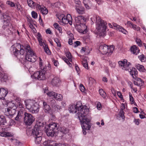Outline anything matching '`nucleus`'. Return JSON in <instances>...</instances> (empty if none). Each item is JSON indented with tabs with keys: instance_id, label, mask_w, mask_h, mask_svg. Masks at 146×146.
<instances>
[{
	"instance_id": "obj_48",
	"label": "nucleus",
	"mask_w": 146,
	"mask_h": 146,
	"mask_svg": "<svg viewBox=\"0 0 146 146\" xmlns=\"http://www.w3.org/2000/svg\"><path fill=\"white\" fill-rule=\"evenodd\" d=\"M38 41L40 45L41 46H42L43 47H44L45 46V45H46L43 40H40V41L39 40Z\"/></svg>"
},
{
	"instance_id": "obj_7",
	"label": "nucleus",
	"mask_w": 146,
	"mask_h": 146,
	"mask_svg": "<svg viewBox=\"0 0 146 146\" xmlns=\"http://www.w3.org/2000/svg\"><path fill=\"white\" fill-rule=\"evenodd\" d=\"M87 115L82 116H79L78 118L81 123V126L82 129L89 130L90 127V120L87 117Z\"/></svg>"
},
{
	"instance_id": "obj_6",
	"label": "nucleus",
	"mask_w": 146,
	"mask_h": 146,
	"mask_svg": "<svg viewBox=\"0 0 146 146\" xmlns=\"http://www.w3.org/2000/svg\"><path fill=\"white\" fill-rule=\"evenodd\" d=\"M114 49V46H108L106 45H101L99 47V51L104 54L107 56L110 55L113 52Z\"/></svg>"
},
{
	"instance_id": "obj_57",
	"label": "nucleus",
	"mask_w": 146,
	"mask_h": 146,
	"mask_svg": "<svg viewBox=\"0 0 146 146\" xmlns=\"http://www.w3.org/2000/svg\"><path fill=\"white\" fill-rule=\"evenodd\" d=\"M80 42L79 41H76L74 43V47H76L80 44Z\"/></svg>"
},
{
	"instance_id": "obj_34",
	"label": "nucleus",
	"mask_w": 146,
	"mask_h": 146,
	"mask_svg": "<svg viewBox=\"0 0 146 146\" xmlns=\"http://www.w3.org/2000/svg\"><path fill=\"white\" fill-rule=\"evenodd\" d=\"M54 98L57 100L60 101L62 100V96L61 94L56 93Z\"/></svg>"
},
{
	"instance_id": "obj_47",
	"label": "nucleus",
	"mask_w": 146,
	"mask_h": 146,
	"mask_svg": "<svg viewBox=\"0 0 146 146\" xmlns=\"http://www.w3.org/2000/svg\"><path fill=\"white\" fill-rule=\"evenodd\" d=\"M53 108L55 110L57 111H59L61 109V107L58 105H56L54 106Z\"/></svg>"
},
{
	"instance_id": "obj_13",
	"label": "nucleus",
	"mask_w": 146,
	"mask_h": 146,
	"mask_svg": "<svg viewBox=\"0 0 146 146\" xmlns=\"http://www.w3.org/2000/svg\"><path fill=\"white\" fill-rule=\"evenodd\" d=\"M72 19L70 14L67 15L66 16L64 15L63 17H62L61 23L62 24H61L64 25L69 23L70 25H71L72 24Z\"/></svg>"
},
{
	"instance_id": "obj_44",
	"label": "nucleus",
	"mask_w": 146,
	"mask_h": 146,
	"mask_svg": "<svg viewBox=\"0 0 146 146\" xmlns=\"http://www.w3.org/2000/svg\"><path fill=\"white\" fill-rule=\"evenodd\" d=\"M124 112L122 110H121L119 112V115L120 117L122 118L123 119H124L125 118L124 116Z\"/></svg>"
},
{
	"instance_id": "obj_24",
	"label": "nucleus",
	"mask_w": 146,
	"mask_h": 146,
	"mask_svg": "<svg viewBox=\"0 0 146 146\" xmlns=\"http://www.w3.org/2000/svg\"><path fill=\"white\" fill-rule=\"evenodd\" d=\"M88 57H84L82 58V64L83 66L86 69H88V63L87 62V60Z\"/></svg>"
},
{
	"instance_id": "obj_9",
	"label": "nucleus",
	"mask_w": 146,
	"mask_h": 146,
	"mask_svg": "<svg viewBox=\"0 0 146 146\" xmlns=\"http://www.w3.org/2000/svg\"><path fill=\"white\" fill-rule=\"evenodd\" d=\"M34 130L35 132V141L36 143L38 144L40 143L42 139V133L40 128L38 125H36L34 127Z\"/></svg>"
},
{
	"instance_id": "obj_15",
	"label": "nucleus",
	"mask_w": 146,
	"mask_h": 146,
	"mask_svg": "<svg viewBox=\"0 0 146 146\" xmlns=\"http://www.w3.org/2000/svg\"><path fill=\"white\" fill-rule=\"evenodd\" d=\"M27 2L29 6L32 8H36V9H43L39 5L36 4L32 0H27Z\"/></svg>"
},
{
	"instance_id": "obj_23",
	"label": "nucleus",
	"mask_w": 146,
	"mask_h": 146,
	"mask_svg": "<svg viewBox=\"0 0 146 146\" xmlns=\"http://www.w3.org/2000/svg\"><path fill=\"white\" fill-rule=\"evenodd\" d=\"M131 51L133 53L137 55L139 54V52L140 50L135 45H133L132 46L131 48Z\"/></svg>"
},
{
	"instance_id": "obj_53",
	"label": "nucleus",
	"mask_w": 146,
	"mask_h": 146,
	"mask_svg": "<svg viewBox=\"0 0 146 146\" xmlns=\"http://www.w3.org/2000/svg\"><path fill=\"white\" fill-rule=\"evenodd\" d=\"M77 13L79 14H83L85 13L84 10H76Z\"/></svg>"
},
{
	"instance_id": "obj_45",
	"label": "nucleus",
	"mask_w": 146,
	"mask_h": 146,
	"mask_svg": "<svg viewBox=\"0 0 146 146\" xmlns=\"http://www.w3.org/2000/svg\"><path fill=\"white\" fill-rule=\"evenodd\" d=\"M136 42L139 46H142V42L140 39L137 38L136 40Z\"/></svg>"
},
{
	"instance_id": "obj_55",
	"label": "nucleus",
	"mask_w": 146,
	"mask_h": 146,
	"mask_svg": "<svg viewBox=\"0 0 146 146\" xmlns=\"http://www.w3.org/2000/svg\"><path fill=\"white\" fill-rule=\"evenodd\" d=\"M18 107L19 108L21 109L24 108H23V105L20 102H18Z\"/></svg>"
},
{
	"instance_id": "obj_54",
	"label": "nucleus",
	"mask_w": 146,
	"mask_h": 146,
	"mask_svg": "<svg viewBox=\"0 0 146 146\" xmlns=\"http://www.w3.org/2000/svg\"><path fill=\"white\" fill-rule=\"evenodd\" d=\"M95 80L92 78H89V84H93V83H95Z\"/></svg>"
},
{
	"instance_id": "obj_62",
	"label": "nucleus",
	"mask_w": 146,
	"mask_h": 146,
	"mask_svg": "<svg viewBox=\"0 0 146 146\" xmlns=\"http://www.w3.org/2000/svg\"><path fill=\"white\" fill-rule=\"evenodd\" d=\"M111 92L114 96H116V92L115 90L113 88L111 89Z\"/></svg>"
},
{
	"instance_id": "obj_5",
	"label": "nucleus",
	"mask_w": 146,
	"mask_h": 146,
	"mask_svg": "<svg viewBox=\"0 0 146 146\" xmlns=\"http://www.w3.org/2000/svg\"><path fill=\"white\" fill-rule=\"evenodd\" d=\"M75 106L76 108L77 109L78 111L77 114L78 118L79 116H82L85 115H87L88 113L89 109L87 108L86 106H82L81 103L80 101L77 102Z\"/></svg>"
},
{
	"instance_id": "obj_56",
	"label": "nucleus",
	"mask_w": 146,
	"mask_h": 146,
	"mask_svg": "<svg viewBox=\"0 0 146 146\" xmlns=\"http://www.w3.org/2000/svg\"><path fill=\"white\" fill-rule=\"evenodd\" d=\"M37 38L38 41L42 40L41 35L39 33H38Z\"/></svg>"
},
{
	"instance_id": "obj_49",
	"label": "nucleus",
	"mask_w": 146,
	"mask_h": 146,
	"mask_svg": "<svg viewBox=\"0 0 146 146\" xmlns=\"http://www.w3.org/2000/svg\"><path fill=\"white\" fill-rule=\"evenodd\" d=\"M32 17L34 18H36L37 17L38 15L37 13L34 11H33L31 13Z\"/></svg>"
},
{
	"instance_id": "obj_1",
	"label": "nucleus",
	"mask_w": 146,
	"mask_h": 146,
	"mask_svg": "<svg viewBox=\"0 0 146 146\" xmlns=\"http://www.w3.org/2000/svg\"><path fill=\"white\" fill-rule=\"evenodd\" d=\"M96 28L98 31L99 35L100 36H104L106 35V25L107 23L106 22L101 19L99 17L96 16Z\"/></svg>"
},
{
	"instance_id": "obj_29",
	"label": "nucleus",
	"mask_w": 146,
	"mask_h": 146,
	"mask_svg": "<svg viewBox=\"0 0 146 146\" xmlns=\"http://www.w3.org/2000/svg\"><path fill=\"white\" fill-rule=\"evenodd\" d=\"M143 82L142 80L139 78H137L136 80L134 81V84L135 85L139 86H141L142 85Z\"/></svg>"
},
{
	"instance_id": "obj_43",
	"label": "nucleus",
	"mask_w": 146,
	"mask_h": 146,
	"mask_svg": "<svg viewBox=\"0 0 146 146\" xmlns=\"http://www.w3.org/2000/svg\"><path fill=\"white\" fill-rule=\"evenodd\" d=\"M54 41L57 44V46L58 47L61 46V44L60 40L57 38L54 39Z\"/></svg>"
},
{
	"instance_id": "obj_18",
	"label": "nucleus",
	"mask_w": 146,
	"mask_h": 146,
	"mask_svg": "<svg viewBox=\"0 0 146 146\" xmlns=\"http://www.w3.org/2000/svg\"><path fill=\"white\" fill-rule=\"evenodd\" d=\"M113 26L115 29H116V30H118L119 31L121 32L123 34L126 35L128 34V32L122 27L117 25L116 23H113Z\"/></svg>"
},
{
	"instance_id": "obj_36",
	"label": "nucleus",
	"mask_w": 146,
	"mask_h": 146,
	"mask_svg": "<svg viewBox=\"0 0 146 146\" xmlns=\"http://www.w3.org/2000/svg\"><path fill=\"white\" fill-rule=\"evenodd\" d=\"M43 47L45 52L48 55H50L51 54V52L49 49L48 46L47 45H45V46H44Z\"/></svg>"
},
{
	"instance_id": "obj_46",
	"label": "nucleus",
	"mask_w": 146,
	"mask_h": 146,
	"mask_svg": "<svg viewBox=\"0 0 146 146\" xmlns=\"http://www.w3.org/2000/svg\"><path fill=\"white\" fill-rule=\"evenodd\" d=\"M6 3L8 5H10L11 7L15 6L14 3L11 1H7Z\"/></svg>"
},
{
	"instance_id": "obj_19",
	"label": "nucleus",
	"mask_w": 146,
	"mask_h": 146,
	"mask_svg": "<svg viewBox=\"0 0 146 146\" xmlns=\"http://www.w3.org/2000/svg\"><path fill=\"white\" fill-rule=\"evenodd\" d=\"M127 70L128 71L133 78H135L136 77V76H137V72L135 68H131V66H130Z\"/></svg>"
},
{
	"instance_id": "obj_60",
	"label": "nucleus",
	"mask_w": 146,
	"mask_h": 146,
	"mask_svg": "<svg viewBox=\"0 0 146 146\" xmlns=\"http://www.w3.org/2000/svg\"><path fill=\"white\" fill-rule=\"evenodd\" d=\"M115 63L110 62V66L112 68H114L115 66Z\"/></svg>"
},
{
	"instance_id": "obj_30",
	"label": "nucleus",
	"mask_w": 146,
	"mask_h": 146,
	"mask_svg": "<svg viewBox=\"0 0 146 146\" xmlns=\"http://www.w3.org/2000/svg\"><path fill=\"white\" fill-rule=\"evenodd\" d=\"M137 68L140 71L145 72L146 70L145 69L144 66L139 64H137L136 65Z\"/></svg>"
},
{
	"instance_id": "obj_31",
	"label": "nucleus",
	"mask_w": 146,
	"mask_h": 146,
	"mask_svg": "<svg viewBox=\"0 0 146 146\" xmlns=\"http://www.w3.org/2000/svg\"><path fill=\"white\" fill-rule=\"evenodd\" d=\"M60 82V79L57 77H54L51 81V83L53 85L55 86Z\"/></svg>"
},
{
	"instance_id": "obj_51",
	"label": "nucleus",
	"mask_w": 146,
	"mask_h": 146,
	"mask_svg": "<svg viewBox=\"0 0 146 146\" xmlns=\"http://www.w3.org/2000/svg\"><path fill=\"white\" fill-rule=\"evenodd\" d=\"M40 12L43 15H45L47 14L48 12V10H40Z\"/></svg>"
},
{
	"instance_id": "obj_22",
	"label": "nucleus",
	"mask_w": 146,
	"mask_h": 146,
	"mask_svg": "<svg viewBox=\"0 0 146 146\" xmlns=\"http://www.w3.org/2000/svg\"><path fill=\"white\" fill-rule=\"evenodd\" d=\"M127 24L129 27L135 30L138 31H139L140 29V28L139 27L133 24L132 23L128 21L127 23Z\"/></svg>"
},
{
	"instance_id": "obj_25",
	"label": "nucleus",
	"mask_w": 146,
	"mask_h": 146,
	"mask_svg": "<svg viewBox=\"0 0 146 146\" xmlns=\"http://www.w3.org/2000/svg\"><path fill=\"white\" fill-rule=\"evenodd\" d=\"M3 17L4 19V21L5 22H6L8 23V24L6 25V27H7V26L8 27L10 25H11V24L8 23L10 20V17L7 14H3Z\"/></svg>"
},
{
	"instance_id": "obj_4",
	"label": "nucleus",
	"mask_w": 146,
	"mask_h": 146,
	"mask_svg": "<svg viewBox=\"0 0 146 146\" xmlns=\"http://www.w3.org/2000/svg\"><path fill=\"white\" fill-rule=\"evenodd\" d=\"M27 52L26 55V59L28 61L32 62H34L36 60V56L35 53L31 49L30 46L27 44L24 47Z\"/></svg>"
},
{
	"instance_id": "obj_3",
	"label": "nucleus",
	"mask_w": 146,
	"mask_h": 146,
	"mask_svg": "<svg viewBox=\"0 0 146 146\" xmlns=\"http://www.w3.org/2000/svg\"><path fill=\"white\" fill-rule=\"evenodd\" d=\"M26 108L33 113H37L39 110V106L35 100H28L25 101Z\"/></svg>"
},
{
	"instance_id": "obj_12",
	"label": "nucleus",
	"mask_w": 146,
	"mask_h": 146,
	"mask_svg": "<svg viewBox=\"0 0 146 146\" xmlns=\"http://www.w3.org/2000/svg\"><path fill=\"white\" fill-rule=\"evenodd\" d=\"M118 63L119 67L122 69L126 71H127L131 65V64L129 62H128L127 60L125 59L119 61Z\"/></svg>"
},
{
	"instance_id": "obj_8",
	"label": "nucleus",
	"mask_w": 146,
	"mask_h": 146,
	"mask_svg": "<svg viewBox=\"0 0 146 146\" xmlns=\"http://www.w3.org/2000/svg\"><path fill=\"white\" fill-rule=\"evenodd\" d=\"M57 125L54 123L49 124L48 128L46 130L47 135L48 136H52L57 131Z\"/></svg>"
},
{
	"instance_id": "obj_39",
	"label": "nucleus",
	"mask_w": 146,
	"mask_h": 146,
	"mask_svg": "<svg viewBox=\"0 0 146 146\" xmlns=\"http://www.w3.org/2000/svg\"><path fill=\"white\" fill-rule=\"evenodd\" d=\"M75 3L76 4V7L77 8L76 9H79L81 5V2L79 0H74Z\"/></svg>"
},
{
	"instance_id": "obj_11",
	"label": "nucleus",
	"mask_w": 146,
	"mask_h": 146,
	"mask_svg": "<svg viewBox=\"0 0 146 146\" xmlns=\"http://www.w3.org/2000/svg\"><path fill=\"white\" fill-rule=\"evenodd\" d=\"M23 119L24 123L26 125H30L35 121V118L30 113H25Z\"/></svg>"
},
{
	"instance_id": "obj_27",
	"label": "nucleus",
	"mask_w": 146,
	"mask_h": 146,
	"mask_svg": "<svg viewBox=\"0 0 146 146\" xmlns=\"http://www.w3.org/2000/svg\"><path fill=\"white\" fill-rule=\"evenodd\" d=\"M7 121L5 116L0 115V125H5Z\"/></svg>"
},
{
	"instance_id": "obj_17",
	"label": "nucleus",
	"mask_w": 146,
	"mask_h": 146,
	"mask_svg": "<svg viewBox=\"0 0 146 146\" xmlns=\"http://www.w3.org/2000/svg\"><path fill=\"white\" fill-rule=\"evenodd\" d=\"M44 144L46 146H65L64 144L61 143L57 144L55 141L49 140H47L46 141L44 142Z\"/></svg>"
},
{
	"instance_id": "obj_20",
	"label": "nucleus",
	"mask_w": 146,
	"mask_h": 146,
	"mask_svg": "<svg viewBox=\"0 0 146 146\" xmlns=\"http://www.w3.org/2000/svg\"><path fill=\"white\" fill-rule=\"evenodd\" d=\"M8 93L7 90L4 88H0V99L4 100Z\"/></svg>"
},
{
	"instance_id": "obj_26",
	"label": "nucleus",
	"mask_w": 146,
	"mask_h": 146,
	"mask_svg": "<svg viewBox=\"0 0 146 146\" xmlns=\"http://www.w3.org/2000/svg\"><path fill=\"white\" fill-rule=\"evenodd\" d=\"M69 110L70 112L73 113H75L78 111L77 109H76V108L75 105L74 104H72L70 105L69 108Z\"/></svg>"
},
{
	"instance_id": "obj_61",
	"label": "nucleus",
	"mask_w": 146,
	"mask_h": 146,
	"mask_svg": "<svg viewBox=\"0 0 146 146\" xmlns=\"http://www.w3.org/2000/svg\"><path fill=\"white\" fill-rule=\"evenodd\" d=\"M63 60L68 64H70L69 60L66 57L63 58Z\"/></svg>"
},
{
	"instance_id": "obj_10",
	"label": "nucleus",
	"mask_w": 146,
	"mask_h": 146,
	"mask_svg": "<svg viewBox=\"0 0 146 146\" xmlns=\"http://www.w3.org/2000/svg\"><path fill=\"white\" fill-rule=\"evenodd\" d=\"M11 106L5 109V113L10 116L13 115L16 112L17 107L14 103H11Z\"/></svg>"
},
{
	"instance_id": "obj_38",
	"label": "nucleus",
	"mask_w": 146,
	"mask_h": 146,
	"mask_svg": "<svg viewBox=\"0 0 146 146\" xmlns=\"http://www.w3.org/2000/svg\"><path fill=\"white\" fill-rule=\"evenodd\" d=\"M56 93L53 92H49L46 93V94L49 97L53 98H54Z\"/></svg>"
},
{
	"instance_id": "obj_33",
	"label": "nucleus",
	"mask_w": 146,
	"mask_h": 146,
	"mask_svg": "<svg viewBox=\"0 0 146 146\" xmlns=\"http://www.w3.org/2000/svg\"><path fill=\"white\" fill-rule=\"evenodd\" d=\"M26 46L25 45V46ZM18 47L19 48H20V50L19 52L20 53V54H23L25 52V49H23V47L24 46H21V45L20 44H18L17 45ZM25 46H24V47Z\"/></svg>"
},
{
	"instance_id": "obj_64",
	"label": "nucleus",
	"mask_w": 146,
	"mask_h": 146,
	"mask_svg": "<svg viewBox=\"0 0 146 146\" xmlns=\"http://www.w3.org/2000/svg\"><path fill=\"white\" fill-rule=\"evenodd\" d=\"M117 94L119 98H122L123 96L121 94V93L120 92H117Z\"/></svg>"
},
{
	"instance_id": "obj_32",
	"label": "nucleus",
	"mask_w": 146,
	"mask_h": 146,
	"mask_svg": "<svg viewBox=\"0 0 146 146\" xmlns=\"http://www.w3.org/2000/svg\"><path fill=\"white\" fill-rule=\"evenodd\" d=\"M54 28L58 30L59 32L61 33H62V27L57 23H55L53 25Z\"/></svg>"
},
{
	"instance_id": "obj_21",
	"label": "nucleus",
	"mask_w": 146,
	"mask_h": 146,
	"mask_svg": "<svg viewBox=\"0 0 146 146\" xmlns=\"http://www.w3.org/2000/svg\"><path fill=\"white\" fill-rule=\"evenodd\" d=\"M0 136L2 137H12L13 134L10 132L8 131H2L0 132Z\"/></svg>"
},
{
	"instance_id": "obj_50",
	"label": "nucleus",
	"mask_w": 146,
	"mask_h": 146,
	"mask_svg": "<svg viewBox=\"0 0 146 146\" xmlns=\"http://www.w3.org/2000/svg\"><path fill=\"white\" fill-rule=\"evenodd\" d=\"M44 109L45 110V112H48V111H49L50 109V107L49 105H46L44 106Z\"/></svg>"
},
{
	"instance_id": "obj_59",
	"label": "nucleus",
	"mask_w": 146,
	"mask_h": 146,
	"mask_svg": "<svg viewBox=\"0 0 146 146\" xmlns=\"http://www.w3.org/2000/svg\"><path fill=\"white\" fill-rule=\"evenodd\" d=\"M13 52L16 55L19 52V50L17 49V48H15L13 49Z\"/></svg>"
},
{
	"instance_id": "obj_16",
	"label": "nucleus",
	"mask_w": 146,
	"mask_h": 146,
	"mask_svg": "<svg viewBox=\"0 0 146 146\" xmlns=\"http://www.w3.org/2000/svg\"><path fill=\"white\" fill-rule=\"evenodd\" d=\"M25 113H27L25 112L24 108H22L19 110L17 117L15 118V120L19 121L22 119H23Z\"/></svg>"
},
{
	"instance_id": "obj_37",
	"label": "nucleus",
	"mask_w": 146,
	"mask_h": 146,
	"mask_svg": "<svg viewBox=\"0 0 146 146\" xmlns=\"http://www.w3.org/2000/svg\"><path fill=\"white\" fill-rule=\"evenodd\" d=\"M61 131L64 134H66L68 132L69 130L67 128L62 127L61 128Z\"/></svg>"
},
{
	"instance_id": "obj_41",
	"label": "nucleus",
	"mask_w": 146,
	"mask_h": 146,
	"mask_svg": "<svg viewBox=\"0 0 146 146\" xmlns=\"http://www.w3.org/2000/svg\"><path fill=\"white\" fill-rule=\"evenodd\" d=\"M89 2V0H83V3L84 4L86 8L87 9H89V7L88 4V3Z\"/></svg>"
},
{
	"instance_id": "obj_63",
	"label": "nucleus",
	"mask_w": 146,
	"mask_h": 146,
	"mask_svg": "<svg viewBox=\"0 0 146 146\" xmlns=\"http://www.w3.org/2000/svg\"><path fill=\"white\" fill-rule=\"evenodd\" d=\"M64 15L63 14L59 15H56V16L57 18L59 19L60 20L61 18L62 19V17H63L64 16Z\"/></svg>"
},
{
	"instance_id": "obj_42",
	"label": "nucleus",
	"mask_w": 146,
	"mask_h": 146,
	"mask_svg": "<svg viewBox=\"0 0 146 146\" xmlns=\"http://www.w3.org/2000/svg\"><path fill=\"white\" fill-rule=\"evenodd\" d=\"M138 58L141 61L144 62L145 61L146 58L143 55H141L139 56Z\"/></svg>"
},
{
	"instance_id": "obj_58",
	"label": "nucleus",
	"mask_w": 146,
	"mask_h": 146,
	"mask_svg": "<svg viewBox=\"0 0 146 146\" xmlns=\"http://www.w3.org/2000/svg\"><path fill=\"white\" fill-rule=\"evenodd\" d=\"M80 89L82 92L84 91L85 88L84 86L82 84H80Z\"/></svg>"
},
{
	"instance_id": "obj_40",
	"label": "nucleus",
	"mask_w": 146,
	"mask_h": 146,
	"mask_svg": "<svg viewBox=\"0 0 146 146\" xmlns=\"http://www.w3.org/2000/svg\"><path fill=\"white\" fill-rule=\"evenodd\" d=\"M66 57L68 58L70 61V62L72 61V56L71 53L69 52H68L66 53Z\"/></svg>"
},
{
	"instance_id": "obj_52",
	"label": "nucleus",
	"mask_w": 146,
	"mask_h": 146,
	"mask_svg": "<svg viewBox=\"0 0 146 146\" xmlns=\"http://www.w3.org/2000/svg\"><path fill=\"white\" fill-rule=\"evenodd\" d=\"M15 124V122L14 120L12 119H10L9 123V126L13 125Z\"/></svg>"
},
{
	"instance_id": "obj_35",
	"label": "nucleus",
	"mask_w": 146,
	"mask_h": 146,
	"mask_svg": "<svg viewBox=\"0 0 146 146\" xmlns=\"http://www.w3.org/2000/svg\"><path fill=\"white\" fill-rule=\"evenodd\" d=\"M99 92L100 95H101L103 98H106V94L103 89H100L99 90Z\"/></svg>"
},
{
	"instance_id": "obj_14",
	"label": "nucleus",
	"mask_w": 146,
	"mask_h": 146,
	"mask_svg": "<svg viewBox=\"0 0 146 146\" xmlns=\"http://www.w3.org/2000/svg\"><path fill=\"white\" fill-rule=\"evenodd\" d=\"M75 20L76 22L81 24L80 26H83L84 27V29H83V30H85V28H86V26L85 25L82 24V23H83L86 21V19L82 16L80 15L76 17L75 18Z\"/></svg>"
},
{
	"instance_id": "obj_2",
	"label": "nucleus",
	"mask_w": 146,
	"mask_h": 146,
	"mask_svg": "<svg viewBox=\"0 0 146 146\" xmlns=\"http://www.w3.org/2000/svg\"><path fill=\"white\" fill-rule=\"evenodd\" d=\"M39 65L41 70L35 72L33 76L35 79H37L39 80H44L46 78L45 74L47 66L43 64L42 60L40 58H39Z\"/></svg>"
},
{
	"instance_id": "obj_28",
	"label": "nucleus",
	"mask_w": 146,
	"mask_h": 146,
	"mask_svg": "<svg viewBox=\"0 0 146 146\" xmlns=\"http://www.w3.org/2000/svg\"><path fill=\"white\" fill-rule=\"evenodd\" d=\"M26 133L29 136H31L32 135L35 136L34 128L33 129L31 128L27 129L26 130Z\"/></svg>"
}]
</instances>
